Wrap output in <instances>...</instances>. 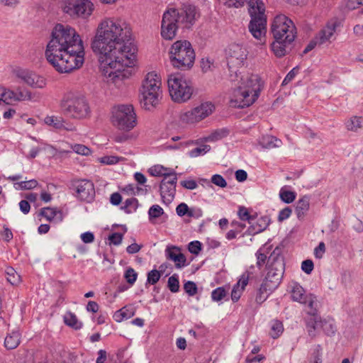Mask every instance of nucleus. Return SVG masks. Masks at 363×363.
Returning <instances> with one entry per match:
<instances>
[{"label":"nucleus","mask_w":363,"mask_h":363,"mask_svg":"<svg viewBox=\"0 0 363 363\" xmlns=\"http://www.w3.org/2000/svg\"><path fill=\"white\" fill-rule=\"evenodd\" d=\"M131 37L129 24L120 18L106 17L98 24L91 49L108 83L120 86L129 77L128 68L134 65L137 50Z\"/></svg>","instance_id":"nucleus-1"},{"label":"nucleus","mask_w":363,"mask_h":363,"mask_svg":"<svg viewBox=\"0 0 363 363\" xmlns=\"http://www.w3.org/2000/svg\"><path fill=\"white\" fill-rule=\"evenodd\" d=\"M48 61L61 73H67L82 66L84 48L76 30L67 25L57 24L45 50Z\"/></svg>","instance_id":"nucleus-2"},{"label":"nucleus","mask_w":363,"mask_h":363,"mask_svg":"<svg viewBox=\"0 0 363 363\" xmlns=\"http://www.w3.org/2000/svg\"><path fill=\"white\" fill-rule=\"evenodd\" d=\"M199 16L197 9L192 5H184L179 11L176 9L167 10L162 16V37L165 40L173 39L179 24L189 28L194 23Z\"/></svg>","instance_id":"nucleus-3"},{"label":"nucleus","mask_w":363,"mask_h":363,"mask_svg":"<svg viewBox=\"0 0 363 363\" xmlns=\"http://www.w3.org/2000/svg\"><path fill=\"white\" fill-rule=\"evenodd\" d=\"M263 86L261 78L257 74L242 77L240 84L233 91L231 105L238 108L250 106L259 97Z\"/></svg>","instance_id":"nucleus-4"},{"label":"nucleus","mask_w":363,"mask_h":363,"mask_svg":"<svg viewBox=\"0 0 363 363\" xmlns=\"http://www.w3.org/2000/svg\"><path fill=\"white\" fill-rule=\"evenodd\" d=\"M62 113L67 118L74 120H84L91 116L89 103L82 94L68 92L60 101Z\"/></svg>","instance_id":"nucleus-5"},{"label":"nucleus","mask_w":363,"mask_h":363,"mask_svg":"<svg viewBox=\"0 0 363 363\" xmlns=\"http://www.w3.org/2000/svg\"><path fill=\"white\" fill-rule=\"evenodd\" d=\"M161 79L155 72L146 74L140 89V101L142 107L151 110L158 103L161 94Z\"/></svg>","instance_id":"nucleus-6"},{"label":"nucleus","mask_w":363,"mask_h":363,"mask_svg":"<svg viewBox=\"0 0 363 363\" xmlns=\"http://www.w3.org/2000/svg\"><path fill=\"white\" fill-rule=\"evenodd\" d=\"M248 11L251 17L249 30L252 36L262 41L264 38L267 30V18L264 13L265 7L262 0H247Z\"/></svg>","instance_id":"nucleus-7"},{"label":"nucleus","mask_w":363,"mask_h":363,"mask_svg":"<svg viewBox=\"0 0 363 363\" xmlns=\"http://www.w3.org/2000/svg\"><path fill=\"white\" fill-rule=\"evenodd\" d=\"M169 58L174 67L180 69L191 68L195 60V52L191 44L187 40L176 41L171 47Z\"/></svg>","instance_id":"nucleus-8"},{"label":"nucleus","mask_w":363,"mask_h":363,"mask_svg":"<svg viewBox=\"0 0 363 363\" xmlns=\"http://www.w3.org/2000/svg\"><path fill=\"white\" fill-rule=\"evenodd\" d=\"M111 123L117 129L129 132L137 125L136 114L130 104L118 105L113 108Z\"/></svg>","instance_id":"nucleus-9"},{"label":"nucleus","mask_w":363,"mask_h":363,"mask_svg":"<svg viewBox=\"0 0 363 363\" xmlns=\"http://www.w3.org/2000/svg\"><path fill=\"white\" fill-rule=\"evenodd\" d=\"M277 250H274L268 257V271L263 280L269 285L270 289H276L279 286L284 272V257Z\"/></svg>","instance_id":"nucleus-10"},{"label":"nucleus","mask_w":363,"mask_h":363,"mask_svg":"<svg viewBox=\"0 0 363 363\" xmlns=\"http://www.w3.org/2000/svg\"><path fill=\"white\" fill-rule=\"evenodd\" d=\"M169 94L175 102L182 103L188 101L193 94L191 83L179 74L171 75L167 81Z\"/></svg>","instance_id":"nucleus-11"},{"label":"nucleus","mask_w":363,"mask_h":363,"mask_svg":"<svg viewBox=\"0 0 363 363\" xmlns=\"http://www.w3.org/2000/svg\"><path fill=\"white\" fill-rule=\"evenodd\" d=\"M271 31L274 39L292 43L296 36L294 22L284 15H278L272 23Z\"/></svg>","instance_id":"nucleus-12"},{"label":"nucleus","mask_w":363,"mask_h":363,"mask_svg":"<svg viewBox=\"0 0 363 363\" xmlns=\"http://www.w3.org/2000/svg\"><path fill=\"white\" fill-rule=\"evenodd\" d=\"M248 55L247 50L240 44L233 43L225 50L227 65L230 74L231 81L238 77V69L242 67Z\"/></svg>","instance_id":"nucleus-13"},{"label":"nucleus","mask_w":363,"mask_h":363,"mask_svg":"<svg viewBox=\"0 0 363 363\" xmlns=\"http://www.w3.org/2000/svg\"><path fill=\"white\" fill-rule=\"evenodd\" d=\"M94 9L90 0H69L63 6V11L72 18H89Z\"/></svg>","instance_id":"nucleus-14"},{"label":"nucleus","mask_w":363,"mask_h":363,"mask_svg":"<svg viewBox=\"0 0 363 363\" xmlns=\"http://www.w3.org/2000/svg\"><path fill=\"white\" fill-rule=\"evenodd\" d=\"M73 194L81 201L91 202L95 196V189L92 182L87 179H77L71 183Z\"/></svg>","instance_id":"nucleus-15"},{"label":"nucleus","mask_w":363,"mask_h":363,"mask_svg":"<svg viewBox=\"0 0 363 363\" xmlns=\"http://www.w3.org/2000/svg\"><path fill=\"white\" fill-rule=\"evenodd\" d=\"M13 74L19 81L33 89H43L47 85L45 77L30 69H16Z\"/></svg>","instance_id":"nucleus-16"},{"label":"nucleus","mask_w":363,"mask_h":363,"mask_svg":"<svg viewBox=\"0 0 363 363\" xmlns=\"http://www.w3.org/2000/svg\"><path fill=\"white\" fill-rule=\"evenodd\" d=\"M177 182V174L172 171V175L168 178H164L160 184V195L164 203H170L176 193V185Z\"/></svg>","instance_id":"nucleus-17"},{"label":"nucleus","mask_w":363,"mask_h":363,"mask_svg":"<svg viewBox=\"0 0 363 363\" xmlns=\"http://www.w3.org/2000/svg\"><path fill=\"white\" fill-rule=\"evenodd\" d=\"M165 255L168 259L174 262L177 268L180 269L186 266V257L180 252L179 247L175 246L167 247L165 250Z\"/></svg>","instance_id":"nucleus-18"},{"label":"nucleus","mask_w":363,"mask_h":363,"mask_svg":"<svg viewBox=\"0 0 363 363\" xmlns=\"http://www.w3.org/2000/svg\"><path fill=\"white\" fill-rule=\"evenodd\" d=\"M335 29L336 23L335 22L328 23L315 35L319 41V45L330 43L331 39L334 38Z\"/></svg>","instance_id":"nucleus-19"},{"label":"nucleus","mask_w":363,"mask_h":363,"mask_svg":"<svg viewBox=\"0 0 363 363\" xmlns=\"http://www.w3.org/2000/svg\"><path fill=\"white\" fill-rule=\"evenodd\" d=\"M248 281V274H244L241 276L238 283L234 285L231 291V299L233 302H237L240 299L245 286L247 285Z\"/></svg>","instance_id":"nucleus-20"},{"label":"nucleus","mask_w":363,"mask_h":363,"mask_svg":"<svg viewBox=\"0 0 363 363\" xmlns=\"http://www.w3.org/2000/svg\"><path fill=\"white\" fill-rule=\"evenodd\" d=\"M270 218L267 216H262L256 222L250 224L247 231L250 235H255L264 231L269 225Z\"/></svg>","instance_id":"nucleus-21"},{"label":"nucleus","mask_w":363,"mask_h":363,"mask_svg":"<svg viewBox=\"0 0 363 363\" xmlns=\"http://www.w3.org/2000/svg\"><path fill=\"white\" fill-rule=\"evenodd\" d=\"M258 143L262 148L272 149L281 147L282 141L275 136L265 135L259 138Z\"/></svg>","instance_id":"nucleus-22"},{"label":"nucleus","mask_w":363,"mask_h":363,"mask_svg":"<svg viewBox=\"0 0 363 363\" xmlns=\"http://www.w3.org/2000/svg\"><path fill=\"white\" fill-rule=\"evenodd\" d=\"M320 317L319 315H309L306 318V326L308 335L311 338L316 336V329L318 326L320 327Z\"/></svg>","instance_id":"nucleus-23"},{"label":"nucleus","mask_w":363,"mask_h":363,"mask_svg":"<svg viewBox=\"0 0 363 363\" xmlns=\"http://www.w3.org/2000/svg\"><path fill=\"white\" fill-rule=\"evenodd\" d=\"M310 198L308 196H303L296 203L295 212L298 219H302L306 212L309 210Z\"/></svg>","instance_id":"nucleus-24"},{"label":"nucleus","mask_w":363,"mask_h":363,"mask_svg":"<svg viewBox=\"0 0 363 363\" xmlns=\"http://www.w3.org/2000/svg\"><path fill=\"white\" fill-rule=\"evenodd\" d=\"M40 215L49 221L55 220L56 222H61L63 219L62 211L53 208L48 207L42 208Z\"/></svg>","instance_id":"nucleus-25"},{"label":"nucleus","mask_w":363,"mask_h":363,"mask_svg":"<svg viewBox=\"0 0 363 363\" xmlns=\"http://www.w3.org/2000/svg\"><path fill=\"white\" fill-rule=\"evenodd\" d=\"M214 109V106L211 102H205L194 108V111L199 121L211 115Z\"/></svg>","instance_id":"nucleus-26"},{"label":"nucleus","mask_w":363,"mask_h":363,"mask_svg":"<svg viewBox=\"0 0 363 363\" xmlns=\"http://www.w3.org/2000/svg\"><path fill=\"white\" fill-rule=\"evenodd\" d=\"M21 342V334L18 330H13L5 337L4 345L8 350L16 348Z\"/></svg>","instance_id":"nucleus-27"},{"label":"nucleus","mask_w":363,"mask_h":363,"mask_svg":"<svg viewBox=\"0 0 363 363\" xmlns=\"http://www.w3.org/2000/svg\"><path fill=\"white\" fill-rule=\"evenodd\" d=\"M345 126L350 131L358 132L363 128V116H352L345 122Z\"/></svg>","instance_id":"nucleus-28"},{"label":"nucleus","mask_w":363,"mask_h":363,"mask_svg":"<svg viewBox=\"0 0 363 363\" xmlns=\"http://www.w3.org/2000/svg\"><path fill=\"white\" fill-rule=\"evenodd\" d=\"M135 315V310L131 306H125L117 311L113 318L117 322H121L124 319H129Z\"/></svg>","instance_id":"nucleus-29"},{"label":"nucleus","mask_w":363,"mask_h":363,"mask_svg":"<svg viewBox=\"0 0 363 363\" xmlns=\"http://www.w3.org/2000/svg\"><path fill=\"white\" fill-rule=\"evenodd\" d=\"M269 286V285L263 281L259 289H258L256 294L255 301L259 305L264 302L268 298L269 295L274 290L270 289Z\"/></svg>","instance_id":"nucleus-30"},{"label":"nucleus","mask_w":363,"mask_h":363,"mask_svg":"<svg viewBox=\"0 0 363 363\" xmlns=\"http://www.w3.org/2000/svg\"><path fill=\"white\" fill-rule=\"evenodd\" d=\"M291 293L292 299L301 303L305 302L308 296L305 294V290L298 283L294 284Z\"/></svg>","instance_id":"nucleus-31"},{"label":"nucleus","mask_w":363,"mask_h":363,"mask_svg":"<svg viewBox=\"0 0 363 363\" xmlns=\"http://www.w3.org/2000/svg\"><path fill=\"white\" fill-rule=\"evenodd\" d=\"M291 43H286L284 40H278L274 39V41L272 43V50L277 57H281L286 54V48Z\"/></svg>","instance_id":"nucleus-32"},{"label":"nucleus","mask_w":363,"mask_h":363,"mask_svg":"<svg viewBox=\"0 0 363 363\" xmlns=\"http://www.w3.org/2000/svg\"><path fill=\"white\" fill-rule=\"evenodd\" d=\"M32 99L31 91L26 88L18 87L13 91V101H30Z\"/></svg>","instance_id":"nucleus-33"},{"label":"nucleus","mask_w":363,"mask_h":363,"mask_svg":"<svg viewBox=\"0 0 363 363\" xmlns=\"http://www.w3.org/2000/svg\"><path fill=\"white\" fill-rule=\"evenodd\" d=\"M320 328L323 329V332L328 336H333L336 331L337 327L335 325V320L332 318H328L322 320L320 318Z\"/></svg>","instance_id":"nucleus-34"},{"label":"nucleus","mask_w":363,"mask_h":363,"mask_svg":"<svg viewBox=\"0 0 363 363\" xmlns=\"http://www.w3.org/2000/svg\"><path fill=\"white\" fill-rule=\"evenodd\" d=\"M172 169L164 167L162 165H155L149 169L151 175L155 177L164 176V178H168L172 175Z\"/></svg>","instance_id":"nucleus-35"},{"label":"nucleus","mask_w":363,"mask_h":363,"mask_svg":"<svg viewBox=\"0 0 363 363\" xmlns=\"http://www.w3.org/2000/svg\"><path fill=\"white\" fill-rule=\"evenodd\" d=\"M65 323L76 330L82 327V323L79 322L77 316L71 312H67L64 316Z\"/></svg>","instance_id":"nucleus-36"},{"label":"nucleus","mask_w":363,"mask_h":363,"mask_svg":"<svg viewBox=\"0 0 363 363\" xmlns=\"http://www.w3.org/2000/svg\"><path fill=\"white\" fill-rule=\"evenodd\" d=\"M44 121L48 125L60 130L62 127L63 123H65V119L61 116H48L45 118Z\"/></svg>","instance_id":"nucleus-37"},{"label":"nucleus","mask_w":363,"mask_h":363,"mask_svg":"<svg viewBox=\"0 0 363 363\" xmlns=\"http://www.w3.org/2000/svg\"><path fill=\"white\" fill-rule=\"evenodd\" d=\"M179 118L182 122L185 123H194L199 122V118L194 111V108L182 113Z\"/></svg>","instance_id":"nucleus-38"},{"label":"nucleus","mask_w":363,"mask_h":363,"mask_svg":"<svg viewBox=\"0 0 363 363\" xmlns=\"http://www.w3.org/2000/svg\"><path fill=\"white\" fill-rule=\"evenodd\" d=\"M7 281L13 286H16L21 282V277L12 267H8L6 269Z\"/></svg>","instance_id":"nucleus-39"},{"label":"nucleus","mask_w":363,"mask_h":363,"mask_svg":"<svg viewBox=\"0 0 363 363\" xmlns=\"http://www.w3.org/2000/svg\"><path fill=\"white\" fill-rule=\"evenodd\" d=\"M303 304H307L310 310L308 311V315H318L317 314V300L316 297L312 294H308Z\"/></svg>","instance_id":"nucleus-40"},{"label":"nucleus","mask_w":363,"mask_h":363,"mask_svg":"<svg viewBox=\"0 0 363 363\" xmlns=\"http://www.w3.org/2000/svg\"><path fill=\"white\" fill-rule=\"evenodd\" d=\"M211 150V146L208 145H202L200 147H196L189 152L190 157H196L203 155Z\"/></svg>","instance_id":"nucleus-41"},{"label":"nucleus","mask_w":363,"mask_h":363,"mask_svg":"<svg viewBox=\"0 0 363 363\" xmlns=\"http://www.w3.org/2000/svg\"><path fill=\"white\" fill-rule=\"evenodd\" d=\"M284 330L283 324L279 320H274L272 323L270 335L273 338H277Z\"/></svg>","instance_id":"nucleus-42"},{"label":"nucleus","mask_w":363,"mask_h":363,"mask_svg":"<svg viewBox=\"0 0 363 363\" xmlns=\"http://www.w3.org/2000/svg\"><path fill=\"white\" fill-rule=\"evenodd\" d=\"M279 196L282 201L286 203H292L296 199V193L291 191H286L281 189L279 192Z\"/></svg>","instance_id":"nucleus-43"},{"label":"nucleus","mask_w":363,"mask_h":363,"mask_svg":"<svg viewBox=\"0 0 363 363\" xmlns=\"http://www.w3.org/2000/svg\"><path fill=\"white\" fill-rule=\"evenodd\" d=\"M164 213L163 208L159 205L152 206L148 211L149 219L151 222L155 218H157Z\"/></svg>","instance_id":"nucleus-44"},{"label":"nucleus","mask_w":363,"mask_h":363,"mask_svg":"<svg viewBox=\"0 0 363 363\" xmlns=\"http://www.w3.org/2000/svg\"><path fill=\"white\" fill-rule=\"evenodd\" d=\"M168 288L172 293L178 292L179 290V281L177 274H174L168 279Z\"/></svg>","instance_id":"nucleus-45"},{"label":"nucleus","mask_w":363,"mask_h":363,"mask_svg":"<svg viewBox=\"0 0 363 363\" xmlns=\"http://www.w3.org/2000/svg\"><path fill=\"white\" fill-rule=\"evenodd\" d=\"M138 205V200L135 198L128 199L124 202V205L121 207L127 213H130L132 209L135 210Z\"/></svg>","instance_id":"nucleus-46"},{"label":"nucleus","mask_w":363,"mask_h":363,"mask_svg":"<svg viewBox=\"0 0 363 363\" xmlns=\"http://www.w3.org/2000/svg\"><path fill=\"white\" fill-rule=\"evenodd\" d=\"M238 213L240 220L245 221L247 220L250 224H251L252 221H253L255 219L254 217L250 214L247 208H246L244 206H241L239 208Z\"/></svg>","instance_id":"nucleus-47"},{"label":"nucleus","mask_w":363,"mask_h":363,"mask_svg":"<svg viewBox=\"0 0 363 363\" xmlns=\"http://www.w3.org/2000/svg\"><path fill=\"white\" fill-rule=\"evenodd\" d=\"M227 293L223 287H218L211 293V298L214 301H219L224 298Z\"/></svg>","instance_id":"nucleus-48"},{"label":"nucleus","mask_w":363,"mask_h":363,"mask_svg":"<svg viewBox=\"0 0 363 363\" xmlns=\"http://www.w3.org/2000/svg\"><path fill=\"white\" fill-rule=\"evenodd\" d=\"M160 272L157 269H152L147 274V283L155 284L160 280Z\"/></svg>","instance_id":"nucleus-49"},{"label":"nucleus","mask_w":363,"mask_h":363,"mask_svg":"<svg viewBox=\"0 0 363 363\" xmlns=\"http://www.w3.org/2000/svg\"><path fill=\"white\" fill-rule=\"evenodd\" d=\"M138 274L133 268H128L124 274V277L127 282L130 285H133L137 279Z\"/></svg>","instance_id":"nucleus-50"},{"label":"nucleus","mask_w":363,"mask_h":363,"mask_svg":"<svg viewBox=\"0 0 363 363\" xmlns=\"http://www.w3.org/2000/svg\"><path fill=\"white\" fill-rule=\"evenodd\" d=\"M72 149L74 152L82 155L86 156L91 153L90 149L82 144H75L72 147Z\"/></svg>","instance_id":"nucleus-51"},{"label":"nucleus","mask_w":363,"mask_h":363,"mask_svg":"<svg viewBox=\"0 0 363 363\" xmlns=\"http://www.w3.org/2000/svg\"><path fill=\"white\" fill-rule=\"evenodd\" d=\"M38 182L35 179H30L29 181H24L17 183L21 189H32L37 186Z\"/></svg>","instance_id":"nucleus-52"},{"label":"nucleus","mask_w":363,"mask_h":363,"mask_svg":"<svg viewBox=\"0 0 363 363\" xmlns=\"http://www.w3.org/2000/svg\"><path fill=\"white\" fill-rule=\"evenodd\" d=\"M225 135V133L224 130H216L206 137L204 140L206 142H213L223 138Z\"/></svg>","instance_id":"nucleus-53"},{"label":"nucleus","mask_w":363,"mask_h":363,"mask_svg":"<svg viewBox=\"0 0 363 363\" xmlns=\"http://www.w3.org/2000/svg\"><path fill=\"white\" fill-rule=\"evenodd\" d=\"M184 289L189 296H193L197 293V286L193 281H188L184 285Z\"/></svg>","instance_id":"nucleus-54"},{"label":"nucleus","mask_w":363,"mask_h":363,"mask_svg":"<svg viewBox=\"0 0 363 363\" xmlns=\"http://www.w3.org/2000/svg\"><path fill=\"white\" fill-rule=\"evenodd\" d=\"M211 182L221 188H224L227 186L225 179L220 174L213 175L211 177Z\"/></svg>","instance_id":"nucleus-55"},{"label":"nucleus","mask_w":363,"mask_h":363,"mask_svg":"<svg viewBox=\"0 0 363 363\" xmlns=\"http://www.w3.org/2000/svg\"><path fill=\"white\" fill-rule=\"evenodd\" d=\"M189 251L194 255H198L201 250V243L199 241H192L189 244Z\"/></svg>","instance_id":"nucleus-56"},{"label":"nucleus","mask_w":363,"mask_h":363,"mask_svg":"<svg viewBox=\"0 0 363 363\" xmlns=\"http://www.w3.org/2000/svg\"><path fill=\"white\" fill-rule=\"evenodd\" d=\"M220 2H223L225 5L228 7H241L244 5L245 2L247 0H219Z\"/></svg>","instance_id":"nucleus-57"},{"label":"nucleus","mask_w":363,"mask_h":363,"mask_svg":"<svg viewBox=\"0 0 363 363\" xmlns=\"http://www.w3.org/2000/svg\"><path fill=\"white\" fill-rule=\"evenodd\" d=\"M313 267V262L311 259H306L301 263V269L307 274H310L312 272Z\"/></svg>","instance_id":"nucleus-58"},{"label":"nucleus","mask_w":363,"mask_h":363,"mask_svg":"<svg viewBox=\"0 0 363 363\" xmlns=\"http://www.w3.org/2000/svg\"><path fill=\"white\" fill-rule=\"evenodd\" d=\"M130 138L129 134L126 133H116L113 136V140L116 143H123L128 141Z\"/></svg>","instance_id":"nucleus-59"},{"label":"nucleus","mask_w":363,"mask_h":363,"mask_svg":"<svg viewBox=\"0 0 363 363\" xmlns=\"http://www.w3.org/2000/svg\"><path fill=\"white\" fill-rule=\"evenodd\" d=\"M189 210V208L185 203H181L176 208V212L179 216H188Z\"/></svg>","instance_id":"nucleus-60"},{"label":"nucleus","mask_w":363,"mask_h":363,"mask_svg":"<svg viewBox=\"0 0 363 363\" xmlns=\"http://www.w3.org/2000/svg\"><path fill=\"white\" fill-rule=\"evenodd\" d=\"M256 256H257V266L259 267H262L265 264L266 259L267 258V254L264 252H262V250L259 249L257 252Z\"/></svg>","instance_id":"nucleus-61"},{"label":"nucleus","mask_w":363,"mask_h":363,"mask_svg":"<svg viewBox=\"0 0 363 363\" xmlns=\"http://www.w3.org/2000/svg\"><path fill=\"white\" fill-rule=\"evenodd\" d=\"M298 67H294L287 74L286 76L285 77V78L284 79L283 82H282V84L281 85L282 86H285L288 83H289L294 77L296 75V74L298 73Z\"/></svg>","instance_id":"nucleus-62"},{"label":"nucleus","mask_w":363,"mask_h":363,"mask_svg":"<svg viewBox=\"0 0 363 363\" xmlns=\"http://www.w3.org/2000/svg\"><path fill=\"white\" fill-rule=\"evenodd\" d=\"M108 239L111 243L115 245H118L122 242L123 235L119 233H114L109 235Z\"/></svg>","instance_id":"nucleus-63"},{"label":"nucleus","mask_w":363,"mask_h":363,"mask_svg":"<svg viewBox=\"0 0 363 363\" xmlns=\"http://www.w3.org/2000/svg\"><path fill=\"white\" fill-rule=\"evenodd\" d=\"M291 212H292V211L290 207L284 208L279 212V216H278V220L281 222V221L287 219L291 216Z\"/></svg>","instance_id":"nucleus-64"}]
</instances>
